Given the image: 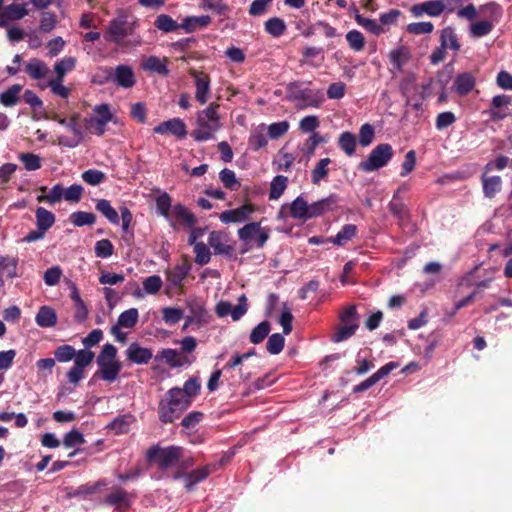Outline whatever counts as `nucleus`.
<instances>
[{"instance_id":"1","label":"nucleus","mask_w":512,"mask_h":512,"mask_svg":"<svg viewBox=\"0 0 512 512\" xmlns=\"http://www.w3.org/2000/svg\"><path fill=\"white\" fill-rule=\"evenodd\" d=\"M220 105L211 103L196 115L197 128L191 132L196 142H205L214 138L215 133L222 127L218 113Z\"/></svg>"},{"instance_id":"2","label":"nucleus","mask_w":512,"mask_h":512,"mask_svg":"<svg viewBox=\"0 0 512 512\" xmlns=\"http://www.w3.org/2000/svg\"><path fill=\"white\" fill-rule=\"evenodd\" d=\"M311 86L312 81L297 80L288 83L286 86L287 99L301 102L305 107H320L325 101L324 92Z\"/></svg>"},{"instance_id":"3","label":"nucleus","mask_w":512,"mask_h":512,"mask_svg":"<svg viewBox=\"0 0 512 512\" xmlns=\"http://www.w3.org/2000/svg\"><path fill=\"white\" fill-rule=\"evenodd\" d=\"M177 392L169 389L158 404L159 421L163 424L173 423L189 407L185 400H182Z\"/></svg>"},{"instance_id":"4","label":"nucleus","mask_w":512,"mask_h":512,"mask_svg":"<svg viewBox=\"0 0 512 512\" xmlns=\"http://www.w3.org/2000/svg\"><path fill=\"white\" fill-rule=\"evenodd\" d=\"M182 456V448L178 446H169L161 448L154 445L146 451V460L148 462H157L161 470H167L176 465Z\"/></svg>"},{"instance_id":"5","label":"nucleus","mask_w":512,"mask_h":512,"mask_svg":"<svg viewBox=\"0 0 512 512\" xmlns=\"http://www.w3.org/2000/svg\"><path fill=\"white\" fill-rule=\"evenodd\" d=\"M95 116L85 117L83 119L86 130L94 135L103 136L106 132V126L113 121V114L110 111V105L103 103L96 105L93 109Z\"/></svg>"},{"instance_id":"6","label":"nucleus","mask_w":512,"mask_h":512,"mask_svg":"<svg viewBox=\"0 0 512 512\" xmlns=\"http://www.w3.org/2000/svg\"><path fill=\"white\" fill-rule=\"evenodd\" d=\"M393 154V148L390 144H379L370 152L367 159L360 163L359 169L364 172L379 170L388 164Z\"/></svg>"},{"instance_id":"7","label":"nucleus","mask_w":512,"mask_h":512,"mask_svg":"<svg viewBox=\"0 0 512 512\" xmlns=\"http://www.w3.org/2000/svg\"><path fill=\"white\" fill-rule=\"evenodd\" d=\"M133 32L132 27L128 25L127 16L120 15L110 20L107 30L104 33L106 42L115 43L118 46L126 47L129 42L125 41L128 35Z\"/></svg>"},{"instance_id":"8","label":"nucleus","mask_w":512,"mask_h":512,"mask_svg":"<svg viewBox=\"0 0 512 512\" xmlns=\"http://www.w3.org/2000/svg\"><path fill=\"white\" fill-rule=\"evenodd\" d=\"M95 357V353L87 348L76 351L74 364L66 373L69 383L77 386L84 378L85 368L89 366Z\"/></svg>"},{"instance_id":"9","label":"nucleus","mask_w":512,"mask_h":512,"mask_svg":"<svg viewBox=\"0 0 512 512\" xmlns=\"http://www.w3.org/2000/svg\"><path fill=\"white\" fill-rule=\"evenodd\" d=\"M238 237L246 244H250L251 241H254L257 248H263L270 235L269 229L262 228L260 222H251L238 230Z\"/></svg>"},{"instance_id":"10","label":"nucleus","mask_w":512,"mask_h":512,"mask_svg":"<svg viewBox=\"0 0 512 512\" xmlns=\"http://www.w3.org/2000/svg\"><path fill=\"white\" fill-rule=\"evenodd\" d=\"M106 82H112L118 87L129 89L136 84L135 73L131 66L120 64L114 70H106Z\"/></svg>"},{"instance_id":"11","label":"nucleus","mask_w":512,"mask_h":512,"mask_svg":"<svg viewBox=\"0 0 512 512\" xmlns=\"http://www.w3.org/2000/svg\"><path fill=\"white\" fill-rule=\"evenodd\" d=\"M444 11L452 13L455 11V7L447 6L444 0H428L414 4L410 8V12L414 17H421L424 14L430 17H439Z\"/></svg>"},{"instance_id":"12","label":"nucleus","mask_w":512,"mask_h":512,"mask_svg":"<svg viewBox=\"0 0 512 512\" xmlns=\"http://www.w3.org/2000/svg\"><path fill=\"white\" fill-rule=\"evenodd\" d=\"M257 210L255 204L246 203L236 209L223 211L219 215V219L222 223H242L245 222L249 216Z\"/></svg>"},{"instance_id":"13","label":"nucleus","mask_w":512,"mask_h":512,"mask_svg":"<svg viewBox=\"0 0 512 512\" xmlns=\"http://www.w3.org/2000/svg\"><path fill=\"white\" fill-rule=\"evenodd\" d=\"M189 75L194 78L196 88L195 99L200 104H205L208 101L210 95L211 79L209 75L203 72H198L193 68L189 70Z\"/></svg>"},{"instance_id":"14","label":"nucleus","mask_w":512,"mask_h":512,"mask_svg":"<svg viewBox=\"0 0 512 512\" xmlns=\"http://www.w3.org/2000/svg\"><path fill=\"white\" fill-rule=\"evenodd\" d=\"M153 131L160 135H173L179 139H183L187 135L186 124L180 118L163 121L159 125L155 126Z\"/></svg>"},{"instance_id":"15","label":"nucleus","mask_w":512,"mask_h":512,"mask_svg":"<svg viewBox=\"0 0 512 512\" xmlns=\"http://www.w3.org/2000/svg\"><path fill=\"white\" fill-rule=\"evenodd\" d=\"M217 464H208L201 468L183 474L184 487L188 492H192L196 484L204 481L211 473L216 471Z\"/></svg>"},{"instance_id":"16","label":"nucleus","mask_w":512,"mask_h":512,"mask_svg":"<svg viewBox=\"0 0 512 512\" xmlns=\"http://www.w3.org/2000/svg\"><path fill=\"white\" fill-rule=\"evenodd\" d=\"M399 90L402 96L406 99V104L412 106L415 110L421 108L420 99L417 102H413V93H418V87L416 85V76L413 73L407 74L399 83Z\"/></svg>"},{"instance_id":"17","label":"nucleus","mask_w":512,"mask_h":512,"mask_svg":"<svg viewBox=\"0 0 512 512\" xmlns=\"http://www.w3.org/2000/svg\"><path fill=\"white\" fill-rule=\"evenodd\" d=\"M126 358L129 362L136 365H146L153 357L150 348L142 347L137 342H132L125 350Z\"/></svg>"},{"instance_id":"18","label":"nucleus","mask_w":512,"mask_h":512,"mask_svg":"<svg viewBox=\"0 0 512 512\" xmlns=\"http://www.w3.org/2000/svg\"><path fill=\"white\" fill-rule=\"evenodd\" d=\"M171 389L177 392V395L190 406L193 402V398L200 393L201 383L198 377H191L185 381L183 388L173 387Z\"/></svg>"},{"instance_id":"19","label":"nucleus","mask_w":512,"mask_h":512,"mask_svg":"<svg viewBox=\"0 0 512 512\" xmlns=\"http://www.w3.org/2000/svg\"><path fill=\"white\" fill-rule=\"evenodd\" d=\"M129 494L122 488H115L105 497V503L115 507L118 512H126L131 507Z\"/></svg>"},{"instance_id":"20","label":"nucleus","mask_w":512,"mask_h":512,"mask_svg":"<svg viewBox=\"0 0 512 512\" xmlns=\"http://www.w3.org/2000/svg\"><path fill=\"white\" fill-rule=\"evenodd\" d=\"M337 203L338 196L335 194H331L326 198L316 201L309 205L310 213L308 217H310V219L317 218L329 211H333Z\"/></svg>"},{"instance_id":"21","label":"nucleus","mask_w":512,"mask_h":512,"mask_svg":"<svg viewBox=\"0 0 512 512\" xmlns=\"http://www.w3.org/2000/svg\"><path fill=\"white\" fill-rule=\"evenodd\" d=\"M191 270V264L184 260L181 264L176 265L173 269L166 272L167 280L172 286L182 289L183 281L188 277Z\"/></svg>"},{"instance_id":"22","label":"nucleus","mask_w":512,"mask_h":512,"mask_svg":"<svg viewBox=\"0 0 512 512\" xmlns=\"http://www.w3.org/2000/svg\"><path fill=\"white\" fill-rule=\"evenodd\" d=\"M511 100V96L505 94L494 96L488 110L490 119L495 122L505 119L508 116V113L500 108L509 105Z\"/></svg>"},{"instance_id":"23","label":"nucleus","mask_w":512,"mask_h":512,"mask_svg":"<svg viewBox=\"0 0 512 512\" xmlns=\"http://www.w3.org/2000/svg\"><path fill=\"white\" fill-rule=\"evenodd\" d=\"M81 118L80 113L75 112L73 113L69 119L62 118L58 114H54L51 119L53 121H56L58 124L66 127L68 130H70L75 138H78V140L84 139V131L79 124V120Z\"/></svg>"},{"instance_id":"24","label":"nucleus","mask_w":512,"mask_h":512,"mask_svg":"<svg viewBox=\"0 0 512 512\" xmlns=\"http://www.w3.org/2000/svg\"><path fill=\"white\" fill-rule=\"evenodd\" d=\"M168 59L166 57L160 58L158 56H149L141 64L143 70L156 73L163 77H167L170 73L168 66Z\"/></svg>"},{"instance_id":"25","label":"nucleus","mask_w":512,"mask_h":512,"mask_svg":"<svg viewBox=\"0 0 512 512\" xmlns=\"http://www.w3.org/2000/svg\"><path fill=\"white\" fill-rule=\"evenodd\" d=\"M98 367L99 370L94 373L93 378H99L103 381L112 383L118 378V375L122 369V363L119 361L112 363L107 362L99 364Z\"/></svg>"},{"instance_id":"26","label":"nucleus","mask_w":512,"mask_h":512,"mask_svg":"<svg viewBox=\"0 0 512 512\" xmlns=\"http://www.w3.org/2000/svg\"><path fill=\"white\" fill-rule=\"evenodd\" d=\"M189 315L186 316V322L183 326V330L186 329L190 324L195 323L197 326L207 322L208 312L205 307L197 302H190L188 304Z\"/></svg>"},{"instance_id":"27","label":"nucleus","mask_w":512,"mask_h":512,"mask_svg":"<svg viewBox=\"0 0 512 512\" xmlns=\"http://www.w3.org/2000/svg\"><path fill=\"white\" fill-rule=\"evenodd\" d=\"M227 236L221 231H212L208 238V244L214 249L215 255H230L233 248L226 244Z\"/></svg>"},{"instance_id":"28","label":"nucleus","mask_w":512,"mask_h":512,"mask_svg":"<svg viewBox=\"0 0 512 512\" xmlns=\"http://www.w3.org/2000/svg\"><path fill=\"white\" fill-rule=\"evenodd\" d=\"M475 84V77L470 72H464L455 77L453 88L459 96H465L473 90Z\"/></svg>"},{"instance_id":"29","label":"nucleus","mask_w":512,"mask_h":512,"mask_svg":"<svg viewBox=\"0 0 512 512\" xmlns=\"http://www.w3.org/2000/svg\"><path fill=\"white\" fill-rule=\"evenodd\" d=\"M210 23L211 17L209 15L187 16L183 19L180 26L181 29H184L186 33H193L197 29L207 27Z\"/></svg>"},{"instance_id":"30","label":"nucleus","mask_w":512,"mask_h":512,"mask_svg":"<svg viewBox=\"0 0 512 512\" xmlns=\"http://www.w3.org/2000/svg\"><path fill=\"white\" fill-rule=\"evenodd\" d=\"M411 53L408 47L400 46L389 53V59L394 70L402 71L403 66L410 60Z\"/></svg>"},{"instance_id":"31","label":"nucleus","mask_w":512,"mask_h":512,"mask_svg":"<svg viewBox=\"0 0 512 512\" xmlns=\"http://www.w3.org/2000/svg\"><path fill=\"white\" fill-rule=\"evenodd\" d=\"M309 213V204L302 196H298L290 205V215L293 219L307 221L310 219Z\"/></svg>"},{"instance_id":"32","label":"nucleus","mask_w":512,"mask_h":512,"mask_svg":"<svg viewBox=\"0 0 512 512\" xmlns=\"http://www.w3.org/2000/svg\"><path fill=\"white\" fill-rule=\"evenodd\" d=\"M35 321L38 326L43 328L53 327L57 323V315L55 310L50 306H41Z\"/></svg>"},{"instance_id":"33","label":"nucleus","mask_w":512,"mask_h":512,"mask_svg":"<svg viewBox=\"0 0 512 512\" xmlns=\"http://www.w3.org/2000/svg\"><path fill=\"white\" fill-rule=\"evenodd\" d=\"M23 90L21 84H13L0 94V103L5 107H12L19 103L20 93Z\"/></svg>"},{"instance_id":"34","label":"nucleus","mask_w":512,"mask_h":512,"mask_svg":"<svg viewBox=\"0 0 512 512\" xmlns=\"http://www.w3.org/2000/svg\"><path fill=\"white\" fill-rule=\"evenodd\" d=\"M25 72L32 79L39 80L47 75L48 67L43 61L33 58L25 65Z\"/></svg>"},{"instance_id":"35","label":"nucleus","mask_w":512,"mask_h":512,"mask_svg":"<svg viewBox=\"0 0 512 512\" xmlns=\"http://www.w3.org/2000/svg\"><path fill=\"white\" fill-rule=\"evenodd\" d=\"M134 417L131 414H124L116 417L112 422L107 425V428L112 430L115 434H125L129 431Z\"/></svg>"},{"instance_id":"36","label":"nucleus","mask_w":512,"mask_h":512,"mask_svg":"<svg viewBox=\"0 0 512 512\" xmlns=\"http://www.w3.org/2000/svg\"><path fill=\"white\" fill-rule=\"evenodd\" d=\"M37 228L42 231H47L55 223V215L45 209L44 207H38L35 212Z\"/></svg>"},{"instance_id":"37","label":"nucleus","mask_w":512,"mask_h":512,"mask_svg":"<svg viewBox=\"0 0 512 512\" xmlns=\"http://www.w3.org/2000/svg\"><path fill=\"white\" fill-rule=\"evenodd\" d=\"M440 42L443 47L450 48L454 51H458L461 47L458 37L455 33V29L451 26H447L441 30Z\"/></svg>"},{"instance_id":"38","label":"nucleus","mask_w":512,"mask_h":512,"mask_svg":"<svg viewBox=\"0 0 512 512\" xmlns=\"http://www.w3.org/2000/svg\"><path fill=\"white\" fill-rule=\"evenodd\" d=\"M96 210L100 212L107 220L112 224H119L118 212L112 207L110 201L106 199H100L97 201Z\"/></svg>"},{"instance_id":"39","label":"nucleus","mask_w":512,"mask_h":512,"mask_svg":"<svg viewBox=\"0 0 512 512\" xmlns=\"http://www.w3.org/2000/svg\"><path fill=\"white\" fill-rule=\"evenodd\" d=\"M265 31L274 38L281 37L284 35L287 25L285 21L279 17H273L268 19L264 23Z\"/></svg>"},{"instance_id":"40","label":"nucleus","mask_w":512,"mask_h":512,"mask_svg":"<svg viewBox=\"0 0 512 512\" xmlns=\"http://www.w3.org/2000/svg\"><path fill=\"white\" fill-rule=\"evenodd\" d=\"M483 192L487 198H493L501 190L502 179L500 176L486 177L483 175Z\"/></svg>"},{"instance_id":"41","label":"nucleus","mask_w":512,"mask_h":512,"mask_svg":"<svg viewBox=\"0 0 512 512\" xmlns=\"http://www.w3.org/2000/svg\"><path fill=\"white\" fill-rule=\"evenodd\" d=\"M173 214L178 221L188 227H193L196 223L195 215L191 213L189 209L183 204L178 203L174 205Z\"/></svg>"},{"instance_id":"42","label":"nucleus","mask_w":512,"mask_h":512,"mask_svg":"<svg viewBox=\"0 0 512 512\" xmlns=\"http://www.w3.org/2000/svg\"><path fill=\"white\" fill-rule=\"evenodd\" d=\"M358 327V323H352L349 325L343 324L342 326L337 327L331 336V341L334 343H339L349 339L356 333Z\"/></svg>"},{"instance_id":"43","label":"nucleus","mask_w":512,"mask_h":512,"mask_svg":"<svg viewBox=\"0 0 512 512\" xmlns=\"http://www.w3.org/2000/svg\"><path fill=\"white\" fill-rule=\"evenodd\" d=\"M154 26L164 33L173 32L181 28L180 24L167 14L158 15L154 21Z\"/></svg>"},{"instance_id":"44","label":"nucleus","mask_w":512,"mask_h":512,"mask_svg":"<svg viewBox=\"0 0 512 512\" xmlns=\"http://www.w3.org/2000/svg\"><path fill=\"white\" fill-rule=\"evenodd\" d=\"M338 146L347 156H352L356 149L355 135L349 131L341 133L338 139Z\"/></svg>"},{"instance_id":"45","label":"nucleus","mask_w":512,"mask_h":512,"mask_svg":"<svg viewBox=\"0 0 512 512\" xmlns=\"http://www.w3.org/2000/svg\"><path fill=\"white\" fill-rule=\"evenodd\" d=\"M331 163L330 158L321 159L314 169L311 171V181L313 184L318 185L329 174L328 165Z\"/></svg>"},{"instance_id":"46","label":"nucleus","mask_w":512,"mask_h":512,"mask_svg":"<svg viewBox=\"0 0 512 512\" xmlns=\"http://www.w3.org/2000/svg\"><path fill=\"white\" fill-rule=\"evenodd\" d=\"M357 232V227L354 224H346L342 227V229L336 234L335 237L330 238L329 241L338 245L342 246L347 241L351 240Z\"/></svg>"},{"instance_id":"47","label":"nucleus","mask_w":512,"mask_h":512,"mask_svg":"<svg viewBox=\"0 0 512 512\" xmlns=\"http://www.w3.org/2000/svg\"><path fill=\"white\" fill-rule=\"evenodd\" d=\"M139 312L136 308H130L122 312L117 320V325L122 328H134L138 322Z\"/></svg>"},{"instance_id":"48","label":"nucleus","mask_w":512,"mask_h":512,"mask_svg":"<svg viewBox=\"0 0 512 512\" xmlns=\"http://www.w3.org/2000/svg\"><path fill=\"white\" fill-rule=\"evenodd\" d=\"M288 178L283 175H277L271 182L269 199L276 200L284 193L287 187Z\"/></svg>"},{"instance_id":"49","label":"nucleus","mask_w":512,"mask_h":512,"mask_svg":"<svg viewBox=\"0 0 512 512\" xmlns=\"http://www.w3.org/2000/svg\"><path fill=\"white\" fill-rule=\"evenodd\" d=\"M76 59L74 57H65L60 61H57L54 65V71L56 73V78L59 80H64L65 74L69 71H72L75 68Z\"/></svg>"},{"instance_id":"50","label":"nucleus","mask_w":512,"mask_h":512,"mask_svg":"<svg viewBox=\"0 0 512 512\" xmlns=\"http://www.w3.org/2000/svg\"><path fill=\"white\" fill-rule=\"evenodd\" d=\"M70 222L76 227L85 225H93L96 221V216L91 212L76 211L69 217Z\"/></svg>"},{"instance_id":"51","label":"nucleus","mask_w":512,"mask_h":512,"mask_svg":"<svg viewBox=\"0 0 512 512\" xmlns=\"http://www.w3.org/2000/svg\"><path fill=\"white\" fill-rule=\"evenodd\" d=\"M270 323L268 321L260 322L250 333V342L253 344H259L264 341L270 332Z\"/></svg>"},{"instance_id":"52","label":"nucleus","mask_w":512,"mask_h":512,"mask_svg":"<svg viewBox=\"0 0 512 512\" xmlns=\"http://www.w3.org/2000/svg\"><path fill=\"white\" fill-rule=\"evenodd\" d=\"M355 21L357 22V24L362 26L365 30H367L368 32H370L376 36H379L380 34H382L384 32L382 25L378 24L376 20L365 18L361 14L355 15Z\"/></svg>"},{"instance_id":"53","label":"nucleus","mask_w":512,"mask_h":512,"mask_svg":"<svg viewBox=\"0 0 512 512\" xmlns=\"http://www.w3.org/2000/svg\"><path fill=\"white\" fill-rule=\"evenodd\" d=\"M219 178L224 187L231 191H236L241 186V183L236 178L235 172L228 168H224L220 171Z\"/></svg>"},{"instance_id":"54","label":"nucleus","mask_w":512,"mask_h":512,"mask_svg":"<svg viewBox=\"0 0 512 512\" xmlns=\"http://www.w3.org/2000/svg\"><path fill=\"white\" fill-rule=\"evenodd\" d=\"M346 41L349 47L355 51H362L365 47L364 35L358 30H351L346 34Z\"/></svg>"},{"instance_id":"55","label":"nucleus","mask_w":512,"mask_h":512,"mask_svg":"<svg viewBox=\"0 0 512 512\" xmlns=\"http://www.w3.org/2000/svg\"><path fill=\"white\" fill-rule=\"evenodd\" d=\"M117 348L111 344V343H106L103 345L100 353L98 354L97 358H96V363L97 365L99 364H103V363H107V362H116L115 358L117 356Z\"/></svg>"},{"instance_id":"56","label":"nucleus","mask_w":512,"mask_h":512,"mask_svg":"<svg viewBox=\"0 0 512 512\" xmlns=\"http://www.w3.org/2000/svg\"><path fill=\"white\" fill-rule=\"evenodd\" d=\"M75 355H76L75 348L69 344L60 345L54 350L55 361H58L61 363H66V362L71 361Z\"/></svg>"},{"instance_id":"57","label":"nucleus","mask_w":512,"mask_h":512,"mask_svg":"<svg viewBox=\"0 0 512 512\" xmlns=\"http://www.w3.org/2000/svg\"><path fill=\"white\" fill-rule=\"evenodd\" d=\"M401 188H399L396 193L393 195V200L389 203V211L398 219L403 220L409 216V210L406 205L400 201H396L398 197V193Z\"/></svg>"},{"instance_id":"58","label":"nucleus","mask_w":512,"mask_h":512,"mask_svg":"<svg viewBox=\"0 0 512 512\" xmlns=\"http://www.w3.org/2000/svg\"><path fill=\"white\" fill-rule=\"evenodd\" d=\"M18 260L10 256H0V270L6 273L7 277L14 278L17 276Z\"/></svg>"},{"instance_id":"59","label":"nucleus","mask_w":512,"mask_h":512,"mask_svg":"<svg viewBox=\"0 0 512 512\" xmlns=\"http://www.w3.org/2000/svg\"><path fill=\"white\" fill-rule=\"evenodd\" d=\"M94 252L99 258H109L114 253V246L109 239H101L95 243Z\"/></svg>"},{"instance_id":"60","label":"nucleus","mask_w":512,"mask_h":512,"mask_svg":"<svg viewBox=\"0 0 512 512\" xmlns=\"http://www.w3.org/2000/svg\"><path fill=\"white\" fill-rule=\"evenodd\" d=\"M195 262L198 265H206L211 259V252L207 245L203 242H197L194 245Z\"/></svg>"},{"instance_id":"61","label":"nucleus","mask_w":512,"mask_h":512,"mask_svg":"<svg viewBox=\"0 0 512 512\" xmlns=\"http://www.w3.org/2000/svg\"><path fill=\"white\" fill-rule=\"evenodd\" d=\"M285 339L280 333L269 336L266 343L267 351L272 355L279 354L284 348Z\"/></svg>"},{"instance_id":"62","label":"nucleus","mask_w":512,"mask_h":512,"mask_svg":"<svg viewBox=\"0 0 512 512\" xmlns=\"http://www.w3.org/2000/svg\"><path fill=\"white\" fill-rule=\"evenodd\" d=\"M19 160L24 164V167L28 171H35L41 168V159L38 155L27 152L19 155Z\"/></svg>"},{"instance_id":"63","label":"nucleus","mask_w":512,"mask_h":512,"mask_svg":"<svg viewBox=\"0 0 512 512\" xmlns=\"http://www.w3.org/2000/svg\"><path fill=\"white\" fill-rule=\"evenodd\" d=\"M82 179L84 182L91 186H96L103 183L106 180L104 172L97 169H88L82 173Z\"/></svg>"},{"instance_id":"64","label":"nucleus","mask_w":512,"mask_h":512,"mask_svg":"<svg viewBox=\"0 0 512 512\" xmlns=\"http://www.w3.org/2000/svg\"><path fill=\"white\" fill-rule=\"evenodd\" d=\"M157 359H163L169 366L181 367L183 366V361L179 357V353L175 349L166 348L161 351V355L156 357Z\"/></svg>"}]
</instances>
